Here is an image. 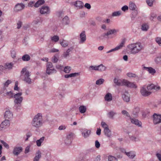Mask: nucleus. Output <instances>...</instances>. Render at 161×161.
Returning <instances> with one entry per match:
<instances>
[{
  "mask_svg": "<svg viewBox=\"0 0 161 161\" xmlns=\"http://www.w3.org/2000/svg\"><path fill=\"white\" fill-rule=\"evenodd\" d=\"M155 41L160 46H161V37H156L155 38Z\"/></svg>",
  "mask_w": 161,
  "mask_h": 161,
  "instance_id": "nucleus-52",
  "label": "nucleus"
},
{
  "mask_svg": "<svg viewBox=\"0 0 161 161\" xmlns=\"http://www.w3.org/2000/svg\"><path fill=\"white\" fill-rule=\"evenodd\" d=\"M154 61L157 64L161 63V56H158L155 58Z\"/></svg>",
  "mask_w": 161,
  "mask_h": 161,
  "instance_id": "nucleus-47",
  "label": "nucleus"
},
{
  "mask_svg": "<svg viewBox=\"0 0 161 161\" xmlns=\"http://www.w3.org/2000/svg\"><path fill=\"white\" fill-rule=\"evenodd\" d=\"M144 48V45L140 42L131 43L127 46V51L130 54L135 55L140 53Z\"/></svg>",
  "mask_w": 161,
  "mask_h": 161,
  "instance_id": "nucleus-1",
  "label": "nucleus"
},
{
  "mask_svg": "<svg viewBox=\"0 0 161 161\" xmlns=\"http://www.w3.org/2000/svg\"><path fill=\"white\" fill-rule=\"evenodd\" d=\"M43 123L42 115L41 113H38L35 115L31 122L32 126L38 128L42 126Z\"/></svg>",
  "mask_w": 161,
  "mask_h": 161,
  "instance_id": "nucleus-2",
  "label": "nucleus"
},
{
  "mask_svg": "<svg viewBox=\"0 0 161 161\" xmlns=\"http://www.w3.org/2000/svg\"><path fill=\"white\" fill-rule=\"evenodd\" d=\"M101 125L102 127L104 129H106L108 128V125L106 123L102 121L101 123Z\"/></svg>",
  "mask_w": 161,
  "mask_h": 161,
  "instance_id": "nucleus-55",
  "label": "nucleus"
},
{
  "mask_svg": "<svg viewBox=\"0 0 161 161\" xmlns=\"http://www.w3.org/2000/svg\"><path fill=\"white\" fill-rule=\"evenodd\" d=\"M116 113L113 110L109 111L107 114L108 117L110 119H113L114 116L116 115Z\"/></svg>",
  "mask_w": 161,
  "mask_h": 161,
  "instance_id": "nucleus-36",
  "label": "nucleus"
},
{
  "mask_svg": "<svg viewBox=\"0 0 161 161\" xmlns=\"http://www.w3.org/2000/svg\"><path fill=\"white\" fill-rule=\"evenodd\" d=\"M129 138L131 140L134 142H138L140 140V139L138 137H136L133 135L130 136Z\"/></svg>",
  "mask_w": 161,
  "mask_h": 161,
  "instance_id": "nucleus-41",
  "label": "nucleus"
},
{
  "mask_svg": "<svg viewBox=\"0 0 161 161\" xmlns=\"http://www.w3.org/2000/svg\"><path fill=\"white\" fill-rule=\"evenodd\" d=\"M106 67L102 64L97 66V71H104L106 70Z\"/></svg>",
  "mask_w": 161,
  "mask_h": 161,
  "instance_id": "nucleus-43",
  "label": "nucleus"
},
{
  "mask_svg": "<svg viewBox=\"0 0 161 161\" xmlns=\"http://www.w3.org/2000/svg\"><path fill=\"white\" fill-rule=\"evenodd\" d=\"M18 81H16L15 82V84L14 86V90L15 91H18L19 92V90L20 88L19 87H18Z\"/></svg>",
  "mask_w": 161,
  "mask_h": 161,
  "instance_id": "nucleus-54",
  "label": "nucleus"
},
{
  "mask_svg": "<svg viewBox=\"0 0 161 161\" xmlns=\"http://www.w3.org/2000/svg\"><path fill=\"white\" fill-rule=\"evenodd\" d=\"M149 28V24L148 23H143L141 26V29L142 31H147Z\"/></svg>",
  "mask_w": 161,
  "mask_h": 161,
  "instance_id": "nucleus-26",
  "label": "nucleus"
},
{
  "mask_svg": "<svg viewBox=\"0 0 161 161\" xmlns=\"http://www.w3.org/2000/svg\"><path fill=\"white\" fill-rule=\"evenodd\" d=\"M122 97L123 100L126 102H129L130 100V96L128 93L125 92L124 94L122 95Z\"/></svg>",
  "mask_w": 161,
  "mask_h": 161,
  "instance_id": "nucleus-27",
  "label": "nucleus"
},
{
  "mask_svg": "<svg viewBox=\"0 0 161 161\" xmlns=\"http://www.w3.org/2000/svg\"><path fill=\"white\" fill-rule=\"evenodd\" d=\"M80 40L79 43L80 44L84 43L86 41V37L85 32L84 31H82L80 35Z\"/></svg>",
  "mask_w": 161,
  "mask_h": 161,
  "instance_id": "nucleus-14",
  "label": "nucleus"
},
{
  "mask_svg": "<svg viewBox=\"0 0 161 161\" xmlns=\"http://www.w3.org/2000/svg\"><path fill=\"white\" fill-rule=\"evenodd\" d=\"M1 142L4 146L7 149H8L9 148V146L8 145L6 142L3 141H1Z\"/></svg>",
  "mask_w": 161,
  "mask_h": 161,
  "instance_id": "nucleus-62",
  "label": "nucleus"
},
{
  "mask_svg": "<svg viewBox=\"0 0 161 161\" xmlns=\"http://www.w3.org/2000/svg\"><path fill=\"white\" fill-rule=\"evenodd\" d=\"M124 80H125V79H119L117 78H114V83L117 85L118 86H124Z\"/></svg>",
  "mask_w": 161,
  "mask_h": 161,
  "instance_id": "nucleus-16",
  "label": "nucleus"
},
{
  "mask_svg": "<svg viewBox=\"0 0 161 161\" xmlns=\"http://www.w3.org/2000/svg\"><path fill=\"white\" fill-rule=\"evenodd\" d=\"M58 60V59L55 56H53L52 58V61L54 63H57Z\"/></svg>",
  "mask_w": 161,
  "mask_h": 161,
  "instance_id": "nucleus-64",
  "label": "nucleus"
},
{
  "mask_svg": "<svg viewBox=\"0 0 161 161\" xmlns=\"http://www.w3.org/2000/svg\"><path fill=\"white\" fill-rule=\"evenodd\" d=\"M153 123L156 125L161 123V114L154 113L153 115Z\"/></svg>",
  "mask_w": 161,
  "mask_h": 161,
  "instance_id": "nucleus-8",
  "label": "nucleus"
},
{
  "mask_svg": "<svg viewBox=\"0 0 161 161\" xmlns=\"http://www.w3.org/2000/svg\"><path fill=\"white\" fill-rule=\"evenodd\" d=\"M129 9L131 10L134 11L137 9V7L134 3L130 2L129 5Z\"/></svg>",
  "mask_w": 161,
  "mask_h": 161,
  "instance_id": "nucleus-32",
  "label": "nucleus"
},
{
  "mask_svg": "<svg viewBox=\"0 0 161 161\" xmlns=\"http://www.w3.org/2000/svg\"><path fill=\"white\" fill-rule=\"evenodd\" d=\"M97 66H91L89 67V70L91 71L94 70L96 71H97Z\"/></svg>",
  "mask_w": 161,
  "mask_h": 161,
  "instance_id": "nucleus-57",
  "label": "nucleus"
},
{
  "mask_svg": "<svg viewBox=\"0 0 161 161\" xmlns=\"http://www.w3.org/2000/svg\"><path fill=\"white\" fill-rule=\"evenodd\" d=\"M42 153L40 150L37 151L36 156L34 158L33 161H39L41 157Z\"/></svg>",
  "mask_w": 161,
  "mask_h": 161,
  "instance_id": "nucleus-30",
  "label": "nucleus"
},
{
  "mask_svg": "<svg viewBox=\"0 0 161 161\" xmlns=\"http://www.w3.org/2000/svg\"><path fill=\"white\" fill-rule=\"evenodd\" d=\"M112 94L110 93H107L105 95L104 99L105 101L108 102L111 101L113 99Z\"/></svg>",
  "mask_w": 161,
  "mask_h": 161,
  "instance_id": "nucleus-28",
  "label": "nucleus"
},
{
  "mask_svg": "<svg viewBox=\"0 0 161 161\" xmlns=\"http://www.w3.org/2000/svg\"><path fill=\"white\" fill-rule=\"evenodd\" d=\"M124 86L130 88H136L137 87L136 86L134 83L129 82V81L125 80H124Z\"/></svg>",
  "mask_w": 161,
  "mask_h": 161,
  "instance_id": "nucleus-19",
  "label": "nucleus"
},
{
  "mask_svg": "<svg viewBox=\"0 0 161 161\" xmlns=\"http://www.w3.org/2000/svg\"><path fill=\"white\" fill-rule=\"evenodd\" d=\"M130 121L132 123L134 124L139 127H141V126L142 123L141 121H139L136 119H133L131 117H130Z\"/></svg>",
  "mask_w": 161,
  "mask_h": 161,
  "instance_id": "nucleus-23",
  "label": "nucleus"
},
{
  "mask_svg": "<svg viewBox=\"0 0 161 161\" xmlns=\"http://www.w3.org/2000/svg\"><path fill=\"white\" fill-rule=\"evenodd\" d=\"M30 145L27 146L25 148V153L26 154L30 152Z\"/></svg>",
  "mask_w": 161,
  "mask_h": 161,
  "instance_id": "nucleus-63",
  "label": "nucleus"
},
{
  "mask_svg": "<svg viewBox=\"0 0 161 161\" xmlns=\"http://www.w3.org/2000/svg\"><path fill=\"white\" fill-rule=\"evenodd\" d=\"M45 138V137L42 136L39 139L36 141V143L37 147H40L41 146L42 143L44 141Z\"/></svg>",
  "mask_w": 161,
  "mask_h": 161,
  "instance_id": "nucleus-34",
  "label": "nucleus"
},
{
  "mask_svg": "<svg viewBox=\"0 0 161 161\" xmlns=\"http://www.w3.org/2000/svg\"><path fill=\"white\" fill-rule=\"evenodd\" d=\"M81 132L82 136L86 138L89 136L91 133V131L86 129H83L81 130Z\"/></svg>",
  "mask_w": 161,
  "mask_h": 161,
  "instance_id": "nucleus-15",
  "label": "nucleus"
},
{
  "mask_svg": "<svg viewBox=\"0 0 161 161\" xmlns=\"http://www.w3.org/2000/svg\"><path fill=\"white\" fill-rule=\"evenodd\" d=\"M74 134L72 132H70L66 136V137L64 140V143L67 145L70 144L73 139Z\"/></svg>",
  "mask_w": 161,
  "mask_h": 161,
  "instance_id": "nucleus-7",
  "label": "nucleus"
},
{
  "mask_svg": "<svg viewBox=\"0 0 161 161\" xmlns=\"http://www.w3.org/2000/svg\"><path fill=\"white\" fill-rule=\"evenodd\" d=\"M157 16L156 14L153 12H152L150 14V19L153 20V19Z\"/></svg>",
  "mask_w": 161,
  "mask_h": 161,
  "instance_id": "nucleus-51",
  "label": "nucleus"
},
{
  "mask_svg": "<svg viewBox=\"0 0 161 161\" xmlns=\"http://www.w3.org/2000/svg\"><path fill=\"white\" fill-rule=\"evenodd\" d=\"M146 87L147 90L149 91L152 90V89L158 90L160 89L159 86H156L153 84L148 85L147 86H146Z\"/></svg>",
  "mask_w": 161,
  "mask_h": 161,
  "instance_id": "nucleus-22",
  "label": "nucleus"
},
{
  "mask_svg": "<svg viewBox=\"0 0 161 161\" xmlns=\"http://www.w3.org/2000/svg\"><path fill=\"white\" fill-rule=\"evenodd\" d=\"M70 22L69 18L67 16H64L61 20V24L63 25H69L70 23Z\"/></svg>",
  "mask_w": 161,
  "mask_h": 161,
  "instance_id": "nucleus-20",
  "label": "nucleus"
},
{
  "mask_svg": "<svg viewBox=\"0 0 161 161\" xmlns=\"http://www.w3.org/2000/svg\"><path fill=\"white\" fill-rule=\"evenodd\" d=\"M108 161H118V159L115 157L109 155L108 157Z\"/></svg>",
  "mask_w": 161,
  "mask_h": 161,
  "instance_id": "nucleus-46",
  "label": "nucleus"
},
{
  "mask_svg": "<svg viewBox=\"0 0 161 161\" xmlns=\"http://www.w3.org/2000/svg\"><path fill=\"white\" fill-rule=\"evenodd\" d=\"M31 75L30 73L25 68H23L21 72V76L23 78V80L29 84L31 83V80L30 77Z\"/></svg>",
  "mask_w": 161,
  "mask_h": 161,
  "instance_id": "nucleus-4",
  "label": "nucleus"
},
{
  "mask_svg": "<svg viewBox=\"0 0 161 161\" xmlns=\"http://www.w3.org/2000/svg\"><path fill=\"white\" fill-rule=\"evenodd\" d=\"M13 66V64L11 63H7L6 64V68L10 69L12 68Z\"/></svg>",
  "mask_w": 161,
  "mask_h": 161,
  "instance_id": "nucleus-56",
  "label": "nucleus"
},
{
  "mask_svg": "<svg viewBox=\"0 0 161 161\" xmlns=\"http://www.w3.org/2000/svg\"><path fill=\"white\" fill-rule=\"evenodd\" d=\"M25 8V5L23 3H17L14 8V11L16 13L21 11Z\"/></svg>",
  "mask_w": 161,
  "mask_h": 161,
  "instance_id": "nucleus-9",
  "label": "nucleus"
},
{
  "mask_svg": "<svg viewBox=\"0 0 161 161\" xmlns=\"http://www.w3.org/2000/svg\"><path fill=\"white\" fill-rule=\"evenodd\" d=\"M122 113L124 115H125L126 116L130 117V115L129 113L125 110H123L122 111Z\"/></svg>",
  "mask_w": 161,
  "mask_h": 161,
  "instance_id": "nucleus-60",
  "label": "nucleus"
},
{
  "mask_svg": "<svg viewBox=\"0 0 161 161\" xmlns=\"http://www.w3.org/2000/svg\"><path fill=\"white\" fill-rule=\"evenodd\" d=\"M121 14V12L120 11H118L114 12L112 13V16L116 17L120 16Z\"/></svg>",
  "mask_w": 161,
  "mask_h": 161,
  "instance_id": "nucleus-50",
  "label": "nucleus"
},
{
  "mask_svg": "<svg viewBox=\"0 0 161 161\" xmlns=\"http://www.w3.org/2000/svg\"><path fill=\"white\" fill-rule=\"evenodd\" d=\"M22 93L19 92L16 94L14 96V108L18 111L20 110L21 107V104L23 100V97L22 96Z\"/></svg>",
  "mask_w": 161,
  "mask_h": 161,
  "instance_id": "nucleus-3",
  "label": "nucleus"
},
{
  "mask_svg": "<svg viewBox=\"0 0 161 161\" xmlns=\"http://www.w3.org/2000/svg\"><path fill=\"white\" fill-rule=\"evenodd\" d=\"M16 94V93L14 94L13 91H10L6 92L4 95L6 96L9 99L14 98V96Z\"/></svg>",
  "mask_w": 161,
  "mask_h": 161,
  "instance_id": "nucleus-24",
  "label": "nucleus"
},
{
  "mask_svg": "<svg viewBox=\"0 0 161 161\" xmlns=\"http://www.w3.org/2000/svg\"><path fill=\"white\" fill-rule=\"evenodd\" d=\"M104 81L105 80L104 79L100 78L97 80L96 84L97 85H100L103 84Z\"/></svg>",
  "mask_w": 161,
  "mask_h": 161,
  "instance_id": "nucleus-49",
  "label": "nucleus"
},
{
  "mask_svg": "<svg viewBox=\"0 0 161 161\" xmlns=\"http://www.w3.org/2000/svg\"><path fill=\"white\" fill-rule=\"evenodd\" d=\"M138 14V11L137 9L133 11L131 13V18L132 19H134L137 16Z\"/></svg>",
  "mask_w": 161,
  "mask_h": 161,
  "instance_id": "nucleus-45",
  "label": "nucleus"
},
{
  "mask_svg": "<svg viewBox=\"0 0 161 161\" xmlns=\"http://www.w3.org/2000/svg\"><path fill=\"white\" fill-rule=\"evenodd\" d=\"M9 121L6 119L1 123L0 125V130H3L7 128L9 125Z\"/></svg>",
  "mask_w": 161,
  "mask_h": 161,
  "instance_id": "nucleus-11",
  "label": "nucleus"
},
{
  "mask_svg": "<svg viewBox=\"0 0 161 161\" xmlns=\"http://www.w3.org/2000/svg\"><path fill=\"white\" fill-rule=\"evenodd\" d=\"M22 59L24 61H27L30 60V57L28 54H25L22 56Z\"/></svg>",
  "mask_w": 161,
  "mask_h": 161,
  "instance_id": "nucleus-44",
  "label": "nucleus"
},
{
  "mask_svg": "<svg viewBox=\"0 0 161 161\" xmlns=\"http://www.w3.org/2000/svg\"><path fill=\"white\" fill-rule=\"evenodd\" d=\"M23 148L21 146H15L13 150V153L15 156H18L23 151Z\"/></svg>",
  "mask_w": 161,
  "mask_h": 161,
  "instance_id": "nucleus-13",
  "label": "nucleus"
},
{
  "mask_svg": "<svg viewBox=\"0 0 161 161\" xmlns=\"http://www.w3.org/2000/svg\"><path fill=\"white\" fill-rule=\"evenodd\" d=\"M42 20V19L39 17L36 18L33 21V23L35 24H37L38 23H41Z\"/></svg>",
  "mask_w": 161,
  "mask_h": 161,
  "instance_id": "nucleus-48",
  "label": "nucleus"
},
{
  "mask_svg": "<svg viewBox=\"0 0 161 161\" xmlns=\"http://www.w3.org/2000/svg\"><path fill=\"white\" fill-rule=\"evenodd\" d=\"M44 3L45 1L44 0H39L35 3L34 7L36 8H37L44 4Z\"/></svg>",
  "mask_w": 161,
  "mask_h": 161,
  "instance_id": "nucleus-40",
  "label": "nucleus"
},
{
  "mask_svg": "<svg viewBox=\"0 0 161 161\" xmlns=\"http://www.w3.org/2000/svg\"><path fill=\"white\" fill-rule=\"evenodd\" d=\"M104 133L105 135L108 137H110L112 136L111 131L109 128L103 130Z\"/></svg>",
  "mask_w": 161,
  "mask_h": 161,
  "instance_id": "nucleus-35",
  "label": "nucleus"
},
{
  "mask_svg": "<svg viewBox=\"0 0 161 161\" xmlns=\"http://www.w3.org/2000/svg\"><path fill=\"white\" fill-rule=\"evenodd\" d=\"M143 69L148 71L149 73L152 75L156 73V70L151 67H146L144 66Z\"/></svg>",
  "mask_w": 161,
  "mask_h": 161,
  "instance_id": "nucleus-29",
  "label": "nucleus"
},
{
  "mask_svg": "<svg viewBox=\"0 0 161 161\" xmlns=\"http://www.w3.org/2000/svg\"><path fill=\"white\" fill-rule=\"evenodd\" d=\"M50 39L52 42H56L59 40V38L58 36L54 35L53 36H51Z\"/></svg>",
  "mask_w": 161,
  "mask_h": 161,
  "instance_id": "nucleus-39",
  "label": "nucleus"
},
{
  "mask_svg": "<svg viewBox=\"0 0 161 161\" xmlns=\"http://www.w3.org/2000/svg\"><path fill=\"white\" fill-rule=\"evenodd\" d=\"M119 31V30L117 29H110L106 33L104 34L105 36H108L112 35H115L117 32Z\"/></svg>",
  "mask_w": 161,
  "mask_h": 161,
  "instance_id": "nucleus-21",
  "label": "nucleus"
},
{
  "mask_svg": "<svg viewBox=\"0 0 161 161\" xmlns=\"http://www.w3.org/2000/svg\"><path fill=\"white\" fill-rule=\"evenodd\" d=\"M129 9V7L127 5H125L122 7L121 8V10L124 12H125L127 11Z\"/></svg>",
  "mask_w": 161,
  "mask_h": 161,
  "instance_id": "nucleus-61",
  "label": "nucleus"
},
{
  "mask_svg": "<svg viewBox=\"0 0 161 161\" xmlns=\"http://www.w3.org/2000/svg\"><path fill=\"white\" fill-rule=\"evenodd\" d=\"M87 109L86 107L84 105L80 106L79 108V110L80 113L81 114L85 113Z\"/></svg>",
  "mask_w": 161,
  "mask_h": 161,
  "instance_id": "nucleus-38",
  "label": "nucleus"
},
{
  "mask_svg": "<svg viewBox=\"0 0 161 161\" xmlns=\"http://www.w3.org/2000/svg\"><path fill=\"white\" fill-rule=\"evenodd\" d=\"M72 5H74L77 9H80L81 8L83 7L84 3L82 2L77 0L75 2H72L71 3Z\"/></svg>",
  "mask_w": 161,
  "mask_h": 161,
  "instance_id": "nucleus-12",
  "label": "nucleus"
},
{
  "mask_svg": "<svg viewBox=\"0 0 161 161\" xmlns=\"http://www.w3.org/2000/svg\"><path fill=\"white\" fill-rule=\"evenodd\" d=\"M154 1V0H146L147 3L149 6H152L153 5Z\"/></svg>",
  "mask_w": 161,
  "mask_h": 161,
  "instance_id": "nucleus-59",
  "label": "nucleus"
},
{
  "mask_svg": "<svg viewBox=\"0 0 161 161\" xmlns=\"http://www.w3.org/2000/svg\"><path fill=\"white\" fill-rule=\"evenodd\" d=\"M40 12L42 14L47 15L50 14V9L49 7L46 6H43L40 8Z\"/></svg>",
  "mask_w": 161,
  "mask_h": 161,
  "instance_id": "nucleus-10",
  "label": "nucleus"
},
{
  "mask_svg": "<svg viewBox=\"0 0 161 161\" xmlns=\"http://www.w3.org/2000/svg\"><path fill=\"white\" fill-rule=\"evenodd\" d=\"M66 127L65 125H62L59 126L58 130H65L66 128Z\"/></svg>",
  "mask_w": 161,
  "mask_h": 161,
  "instance_id": "nucleus-58",
  "label": "nucleus"
},
{
  "mask_svg": "<svg viewBox=\"0 0 161 161\" xmlns=\"http://www.w3.org/2000/svg\"><path fill=\"white\" fill-rule=\"evenodd\" d=\"M140 111V108L137 106L134 108L133 111V114L135 115H137Z\"/></svg>",
  "mask_w": 161,
  "mask_h": 161,
  "instance_id": "nucleus-42",
  "label": "nucleus"
},
{
  "mask_svg": "<svg viewBox=\"0 0 161 161\" xmlns=\"http://www.w3.org/2000/svg\"><path fill=\"white\" fill-rule=\"evenodd\" d=\"M129 158L133 159L136 156V153L133 151H130L126 153V155Z\"/></svg>",
  "mask_w": 161,
  "mask_h": 161,
  "instance_id": "nucleus-31",
  "label": "nucleus"
},
{
  "mask_svg": "<svg viewBox=\"0 0 161 161\" xmlns=\"http://www.w3.org/2000/svg\"><path fill=\"white\" fill-rule=\"evenodd\" d=\"M13 113L9 110H7L5 111L4 117L6 119L11 120L13 118Z\"/></svg>",
  "mask_w": 161,
  "mask_h": 161,
  "instance_id": "nucleus-18",
  "label": "nucleus"
},
{
  "mask_svg": "<svg viewBox=\"0 0 161 161\" xmlns=\"http://www.w3.org/2000/svg\"><path fill=\"white\" fill-rule=\"evenodd\" d=\"M71 69V67L70 66H66L64 69V71L66 73H69Z\"/></svg>",
  "mask_w": 161,
  "mask_h": 161,
  "instance_id": "nucleus-53",
  "label": "nucleus"
},
{
  "mask_svg": "<svg viewBox=\"0 0 161 161\" xmlns=\"http://www.w3.org/2000/svg\"><path fill=\"white\" fill-rule=\"evenodd\" d=\"M59 43L64 47H66L69 45L68 41L64 39L60 40L59 41Z\"/></svg>",
  "mask_w": 161,
  "mask_h": 161,
  "instance_id": "nucleus-33",
  "label": "nucleus"
},
{
  "mask_svg": "<svg viewBox=\"0 0 161 161\" xmlns=\"http://www.w3.org/2000/svg\"><path fill=\"white\" fill-rule=\"evenodd\" d=\"M56 72L57 71L55 69L53 64L51 62H47L46 64V73L50 75L56 73Z\"/></svg>",
  "mask_w": 161,
  "mask_h": 161,
  "instance_id": "nucleus-5",
  "label": "nucleus"
},
{
  "mask_svg": "<svg viewBox=\"0 0 161 161\" xmlns=\"http://www.w3.org/2000/svg\"><path fill=\"white\" fill-rule=\"evenodd\" d=\"M140 92L141 94L144 97L148 96L152 93L151 92L147 90L146 86H143L140 88Z\"/></svg>",
  "mask_w": 161,
  "mask_h": 161,
  "instance_id": "nucleus-6",
  "label": "nucleus"
},
{
  "mask_svg": "<svg viewBox=\"0 0 161 161\" xmlns=\"http://www.w3.org/2000/svg\"><path fill=\"white\" fill-rule=\"evenodd\" d=\"M73 49V47H71L69 48H68L65 52L63 54V57L65 58H67L68 56H69V52L71 51Z\"/></svg>",
  "mask_w": 161,
  "mask_h": 161,
  "instance_id": "nucleus-37",
  "label": "nucleus"
},
{
  "mask_svg": "<svg viewBox=\"0 0 161 161\" xmlns=\"http://www.w3.org/2000/svg\"><path fill=\"white\" fill-rule=\"evenodd\" d=\"M11 81L10 80H8L4 84V86L2 89V90L0 92V93L2 94L4 93L5 91L6 90V87H7L9 84L11 83Z\"/></svg>",
  "mask_w": 161,
  "mask_h": 161,
  "instance_id": "nucleus-25",
  "label": "nucleus"
},
{
  "mask_svg": "<svg viewBox=\"0 0 161 161\" xmlns=\"http://www.w3.org/2000/svg\"><path fill=\"white\" fill-rule=\"evenodd\" d=\"M126 39L125 38L122 39L121 42L114 48L116 51L121 49L124 46L125 43Z\"/></svg>",
  "mask_w": 161,
  "mask_h": 161,
  "instance_id": "nucleus-17",
  "label": "nucleus"
}]
</instances>
